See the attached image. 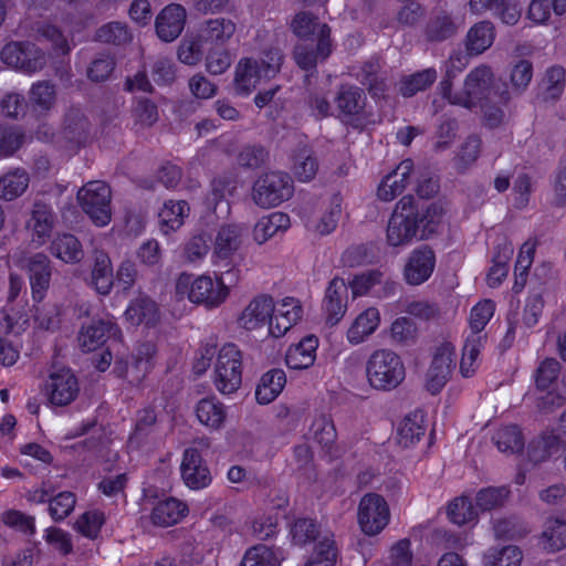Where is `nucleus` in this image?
I'll return each mask as SVG.
<instances>
[{"label": "nucleus", "mask_w": 566, "mask_h": 566, "mask_svg": "<svg viewBox=\"0 0 566 566\" xmlns=\"http://www.w3.org/2000/svg\"><path fill=\"white\" fill-rule=\"evenodd\" d=\"M439 93L452 105L479 109L490 127L502 122L504 113L501 106L511 98L510 91L497 84L492 70L486 65H480L468 74L462 92L452 94L449 82L441 81Z\"/></svg>", "instance_id": "f257e3e1"}, {"label": "nucleus", "mask_w": 566, "mask_h": 566, "mask_svg": "<svg viewBox=\"0 0 566 566\" xmlns=\"http://www.w3.org/2000/svg\"><path fill=\"white\" fill-rule=\"evenodd\" d=\"M188 514L187 505L175 497L159 500L153 509L151 521L154 524L168 527L179 523Z\"/></svg>", "instance_id": "2f4dec72"}, {"label": "nucleus", "mask_w": 566, "mask_h": 566, "mask_svg": "<svg viewBox=\"0 0 566 566\" xmlns=\"http://www.w3.org/2000/svg\"><path fill=\"white\" fill-rule=\"evenodd\" d=\"M306 437L308 441L322 449L331 447L336 440V430L333 421L325 415L315 417Z\"/></svg>", "instance_id": "a18cd8bd"}, {"label": "nucleus", "mask_w": 566, "mask_h": 566, "mask_svg": "<svg viewBox=\"0 0 566 566\" xmlns=\"http://www.w3.org/2000/svg\"><path fill=\"white\" fill-rule=\"evenodd\" d=\"M111 188L103 181H90L77 191V202L83 212L97 227L112 220Z\"/></svg>", "instance_id": "6e6552de"}, {"label": "nucleus", "mask_w": 566, "mask_h": 566, "mask_svg": "<svg viewBox=\"0 0 566 566\" xmlns=\"http://www.w3.org/2000/svg\"><path fill=\"white\" fill-rule=\"evenodd\" d=\"M274 311L269 326V336L273 338L283 337L293 326L297 325L303 317L302 302L293 296H284L274 300Z\"/></svg>", "instance_id": "a211bd4d"}, {"label": "nucleus", "mask_w": 566, "mask_h": 566, "mask_svg": "<svg viewBox=\"0 0 566 566\" xmlns=\"http://www.w3.org/2000/svg\"><path fill=\"white\" fill-rule=\"evenodd\" d=\"M539 544L548 552H556L565 548L566 520L562 517L548 518L543 525Z\"/></svg>", "instance_id": "4c0bfd02"}, {"label": "nucleus", "mask_w": 566, "mask_h": 566, "mask_svg": "<svg viewBox=\"0 0 566 566\" xmlns=\"http://www.w3.org/2000/svg\"><path fill=\"white\" fill-rule=\"evenodd\" d=\"M242 279V271L238 264L213 273H181L175 283V294L179 300H187L192 304L206 308L221 306L230 296Z\"/></svg>", "instance_id": "f03ea898"}, {"label": "nucleus", "mask_w": 566, "mask_h": 566, "mask_svg": "<svg viewBox=\"0 0 566 566\" xmlns=\"http://www.w3.org/2000/svg\"><path fill=\"white\" fill-rule=\"evenodd\" d=\"M448 516L452 523L463 525L476 518L478 510L472 506L471 502L465 496H461L454 499L449 504Z\"/></svg>", "instance_id": "bf43d9fd"}, {"label": "nucleus", "mask_w": 566, "mask_h": 566, "mask_svg": "<svg viewBox=\"0 0 566 566\" xmlns=\"http://www.w3.org/2000/svg\"><path fill=\"white\" fill-rule=\"evenodd\" d=\"M0 521L8 527L25 535L35 534L34 517L18 510H7L0 514Z\"/></svg>", "instance_id": "052dcab7"}, {"label": "nucleus", "mask_w": 566, "mask_h": 566, "mask_svg": "<svg viewBox=\"0 0 566 566\" xmlns=\"http://www.w3.org/2000/svg\"><path fill=\"white\" fill-rule=\"evenodd\" d=\"M281 63L282 55L279 50H271L259 59L240 60L234 75L235 92L242 95L250 94L263 81L274 77Z\"/></svg>", "instance_id": "20e7f679"}, {"label": "nucleus", "mask_w": 566, "mask_h": 566, "mask_svg": "<svg viewBox=\"0 0 566 566\" xmlns=\"http://www.w3.org/2000/svg\"><path fill=\"white\" fill-rule=\"evenodd\" d=\"M336 548L329 536H323L315 542L313 552L305 566H334L336 563Z\"/></svg>", "instance_id": "603ef678"}, {"label": "nucleus", "mask_w": 566, "mask_h": 566, "mask_svg": "<svg viewBox=\"0 0 566 566\" xmlns=\"http://www.w3.org/2000/svg\"><path fill=\"white\" fill-rule=\"evenodd\" d=\"M156 348L153 343L140 344L127 365L126 374L132 380H140L154 366Z\"/></svg>", "instance_id": "ea45409f"}, {"label": "nucleus", "mask_w": 566, "mask_h": 566, "mask_svg": "<svg viewBox=\"0 0 566 566\" xmlns=\"http://www.w3.org/2000/svg\"><path fill=\"white\" fill-rule=\"evenodd\" d=\"M17 264L25 268L30 273V285L32 298L35 302H41L50 286L51 281V261L42 252H38L31 256H20L17 259Z\"/></svg>", "instance_id": "6ab92c4d"}, {"label": "nucleus", "mask_w": 566, "mask_h": 566, "mask_svg": "<svg viewBox=\"0 0 566 566\" xmlns=\"http://www.w3.org/2000/svg\"><path fill=\"white\" fill-rule=\"evenodd\" d=\"M380 324V313L376 307H368L359 313L347 329L346 338L352 345L364 343Z\"/></svg>", "instance_id": "c756f323"}, {"label": "nucleus", "mask_w": 566, "mask_h": 566, "mask_svg": "<svg viewBox=\"0 0 566 566\" xmlns=\"http://www.w3.org/2000/svg\"><path fill=\"white\" fill-rule=\"evenodd\" d=\"M495 29L490 21H480L473 24L465 36V48L470 54H481L494 42Z\"/></svg>", "instance_id": "c9c22d12"}, {"label": "nucleus", "mask_w": 566, "mask_h": 566, "mask_svg": "<svg viewBox=\"0 0 566 566\" xmlns=\"http://www.w3.org/2000/svg\"><path fill=\"white\" fill-rule=\"evenodd\" d=\"M318 344V338L314 335H307L300 342L291 344L285 354L286 366L294 370L307 369L313 366Z\"/></svg>", "instance_id": "a878e982"}, {"label": "nucleus", "mask_w": 566, "mask_h": 566, "mask_svg": "<svg viewBox=\"0 0 566 566\" xmlns=\"http://www.w3.org/2000/svg\"><path fill=\"white\" fill-rule=\"evenodd\" d=\"M342 205L343 199L339 195H334L331 197L328 203L324 207L315 224L313 226L316 233L326 235L336 229L342 216Z\"/></svg>", "instance_id": "37998d69"}, {"label": "nucleus", "mask_w": 566, "mask_h": 566, "mask_svg": "<svg viewBox=\"0 0 566 566\" xmlns=\"http://www.w3.org/2000/svg\"><path fill=\"white\" fill-rule=\"evenodd\" d=\"M447 210L441 202H434L419 212L417 210V227L419 239L426 240L438 233L446 222Z\"/></svg>", "instance_id": "f704fd0d"}, {"label": "nucleus", "mask_w": 566, "mask_h": 566, "mask_svg": "<svg viewBox=\"0 0 566 566\" xmlns=\"http://www.w3.org/2000/svg\"><path fill=\"white\" fill-rule=\"evenodd\" d=\"M293 193V184L289 175L271 171L258 178L252 190L253 201L262 208L276 207Z\"/></svg>", "instance_id": "9d476101"}, {"label": "nucleus", "mask_w": 566, "mask_h": 566, "mask_svg": "<svg viewBox=\"0 0 566 566\" xmlns=\"http://www.w3.org/2000/svg\"><path fill=\"white\" fill-rule=\"evenodd\" d=\"M566 84V72L562 66L547 69L542 80V92L546 99H557L562 96Z\"/></svg>", "instance_id": "864d4df0"}, {"label": "nucleus", "mask_w": 566, "mask_h": 566, "mask_svg": "<svg viewBox=\"0 0 566 566\" xmlns=\"http://www.w3.org/2000/svg\"><path fill=\"white\" fill-rule=\"evenodd\" d=\"M336 105L342 120L356 127L363 125L365 113V96L353 86H343L336 97Z\"/></svg>", "instance_id": "5701e85b"}, {"label": "nucleus", "mask_w": 566, "mask_h": 566, "mask_svg": "<svg viewBox=\"0 0 566 566\" xmlns=\"http://www.w3.org/2000/svg\"><path fill=\"white\" fill-rule=\"evenodd\" d=\"M415 238L419 239L417 208L411 198L403 197L388 221L386 240L390 247H402L409 244Z\"/></svg>", "instance_id": "1a4fd4ad"}, {"label": "nucleus", "mask_w": 566, "mask_h": 566, "mask_svg": "<svg viewBox=\"0 0 566 566\" xmlns=\"http://www.w3.org/2000/svg\"><path fill=\"white\" fill-rule=\"evenodd\" d=\"M186 10L178 3L165 7L156 18V32L160 40L171 42L177 39L186 23Z\"/></svg>", "instance_id": "b1692460"}, {"label": "nucleus", "mask_w": 566, "mask_h": 566, "mask_svg": "<svg viewBox=\"0 0 566 566\" xmlns=\"http://www.w3.org/2000/svg\"><path fill=\"white\" fill-rule=\"evenodd\" d=\"M559 369L557 360L547 358L541 363L536 370V387L542 391L538 397V408L542 412H552L566 402V379L551 389L558 377Z\"/></svg>", "instance_id": "0eeeda50"}, {"label": "nucleus", "mask_w": 566, "mask_h": 566, "mask_svg": "<svg viewBox=\"0 0 566 566\" xmlns=\"http://www.w3.org/2000/svg\"><path fill=\"white\" fill-rule=\"evenodd\" d=\"M190 208L184 200H168L159 211L161 229L165 233L178 230L188 217Z\"/></svg>", "instance_id": "58836bf2"}, {"label": "nucleus", "mask_w": 566, "mask_h": 566, "mask_svg": "<svg viewBox=\"0 0 566 566\" xmlns=\"http://www.w3.org/2000/svg\"><path fill=\"white\" fill-rule=\"evenodd\" d=\"M423 415L415 412L400 422L397 431L398 443L405 448L416 444L424 434Z\"/></svg>", "instance_id": "79ce46f5"}, {"label": "nucleus", "mask_w": 566, "mask_h": 566, "mask_svg": "<svg viewBox=\"0 0 566 566\" xmlns=\"http://www.w3.org/2000/svg\"><path fill=\"white\" fill-rule=\"evenodd\" d=\"M412 161L402 160L394 171L382 178L377 189V196L382 201H391L399 196L410 181Z\"/></svg>", "instance_id": "cd10ccee"}, {"label": "nucleus", "mask_w": 566, "mask_h": 566, "mask_svg": "<svg viewBox=\"0 0 566 566\" xmlns=\"http://www.w3.org/2000/svg\"><path fill=\"white\" fill-rule=\"evenodd\" d=\"M522 559L523 554L516 546L492 547L483 556V566H520Z\"/></svg>", "instance_id": "8fccbe9b"}, {"label": "nucleus", "mask_w": 566, "mask_h": 566, "mask_svg": "<svg viewBox=\"0 0 566 566\" xmlns=\"http://www.w3.org/2000/svg\"><path fill=\"white\" fill-rule=\"evenodd\" d=\"M88 285L98 294L107 295L114 285L113 264L109 255L102 250L93 252Z\"/></svg>", "instance_id": "bb28decb"}, {"label": "nucleus", "mask_w": 566, "mask_h": 566, "mask_svg": "<svg viewBox=\"0 0 566 566\" xmlns=\"http://www.w3.org/2000/svg\"><path fill=\"white\" fill-rule=\"evenodd\" d=\"M243 241V228L235 224L224 226L219 229L212 245L211 262L216 266L230 268L238 264L234 261L235 253L240 250Z\"/></svg>", "instance_id": "f3484780"}, {"label": "nucleus", "mask_w": 566, "mask_h": 566, "mask_svg": "<svg viewBox=\"0 0 566 566\" xmlns=\"http://www.w3.org/2000/svg\"><path fill=\"white\" fill-rule=\"evenodd\" d=\"M125 318L132 325L154 326L159 319V310L153 300L139 297L128 305Z\"/></svg>", "instance_id": "e433bc0d"}, {"label": "nucleus", "mask_w": 566, "mask_h": 566, "mask_svg": "<svg viewBox=\"0 0 566 566\" xmlns=\"http://www.w3.org/2000/svg\"><path fill=\"white\" fill-rule=\"evenodd\" d=\"M348 286L345 280L333 279L325 292L323 312L326 323L331 326L338 324L347 311Z\"/></svg>", "instance_id": "4be33fe9"}, {"label": "nucleus", "mask_w": 566, "mask_h": 566, "mask_svg": "<svg viewBox=\"0 0 566 566\" xmlns=\"http://www.w3.org/2000/svg\"><path fill=\"white\" fill-rule=\"evenodd\" d=\"M493 440L502 452H518L524 444L521 430L516 426L501 428L494 434Z\"/></svg>", "instance_id": "6e6d98bb"}, {"label": "nucleus", "mask_w": 566, "mask_h": 566, "mask_svg": "<svg viewBox=\"0 0 566 566\" xmlns=\"http://www.w3.org/2000/svg\"><path fill=\"white\" fill-rule=\"evenodd\" d=\"M366 375L373 388L389 391L403 381L406 368L403 361L395 352L378 349L367 360Z\"/></svg>", "instance_id": "39448f33"}, {"label": "nucleus", "mask_w": 566, "mask_h": 566, "mask_svg": "<svg viewBox=\"0 0 566 566\" xmlns=\"http://www.w3.org/2000/svg\"><path fill=\"white\" fill-rule=\"evenodd\" d=\"M235 23L226 18L210 19L205 22L201 31L207 40L218 44H226L235 33Z\"/></svg>", "instance_id": "de8ad7c7"}, {"label": "nucleus", "mask_w": 566, "mask_h": 566, "mask_svg": "<svg viewBox=\"0 0 566 566\" xmlns=\"http://www.w3.org/2000/svg\"><path fill=\"white\" fill-rule=\"evenodd\" d=\"M291 227L289 214L276 211L260 218L252 229V239L262 245L277 234L284 233Z\"/></svg>", "instance_id": "c85d7f7f"}, {"label": "nucleus", "mask_w": 566, "mask_h": 566, "mask_svg": "<svg viewBox=\"0 0 566 566\" xmlns=\"http://www.w3.org/2000/svg\"><path fill=\"white\" fill-rule=\"evenodd\" d=\"M513 254V248L510 244H505L502 248V254L494 259L493 265L490 268V271L486 276V282L489 286L496 287L506 277L509 273L507 262Z\"/></svg>", "instance_id": "680f3d73"}, {"label": "nucleus", "mask_w": 566, "mask_h": 566, "mask_svg": "<svg viewBox=\"0 0 566 566\" xmlns=\"http://www.w3.org/2000/svg\"><path fill=\"white\" fill-rule=\"evenodd\" d=\"M56 222V216L52 208L35 201L24 221V231L29 243L34 248L43 247L52 235Z\"/></svg>", "instance_id": "f8f14e48"}, {"label": "nucleus", "mask_w": 566, "mask_h": 566, "mask_svg": "<svg viewBox=\"0 0 566 566\" xmlns=\"http://www.w3.org/2000/svg\"><path fill=\"white\" fill-rule=\"evenodd\" d=\"M533 78V65L527 60H518L510 71V86L515 94L523 93Z\"/></svg>", "instance_id": "4d7b16f0"}, {"label": "nucleus", "mask_w": 566, "mask_h": 566, "mask_svg": "<svg viewBox=\"0 0 566 566\" xmlns=\"http://www.w3.org/2000/svg\"><path fill=\"white\" fill-rule=\"evenodd\" d=\"M203 57V40L201 35L187 34L177 48V59L189 66L198 65Z\"/></svg>", "instance_id": "09e8293b"}, {"label": "nucleus", "mask_w": 566, "mask_h": 566, "mask_svg": "<svg viewBox=\"0 0 566 566\" xmlns=\"http://www.w3.org/2000/svg\"><path fill=\"white\" fill-rule=\"evenodd\" d=\"M318 164L316 158L307 149H303L294 160L293 174L302 182L310 181L317 172Z\"/></svg>", "instance_id": "e2e57ef3"}, {"label": "nucleus", "mask_w": 566, "mask_h": 566, "mask_svg": "<svg viewBox=\"0 0 566 566\" xmlns=\"http://www.w3.org/2000/svg\"><path fill=\"white\" fill-rule=\"evenodd\" d=\"M75 504V494L64 491L50 500L49 513L54 521H62L73 512Z\"/></svg>", "instance_id": "0e129e2a"}, {"label": "nucleus", "mask_w": 566, "mask_h": 566, "mask_svg": "<svg viewBox=\"0 0 566 566\" xmlns=\"http://www.w3.org/2000/svg\"><path fill=\"white\" fill-rule=\"evenodd\" d=\"M437 78V73L433 69H427L413 75L405 77L400 84V92L403 96H412L419 91L426 90Z\"/></svg>", "instance_id": "13d9d810"}, {"label": "nucleus", "mask_w": 566, "mask_h": 566, "mask_svg": "<svg viewBox=\"0 0 566 566\" xmlns=\"http://www.w3.org/2000/svg\"><path fill=\"white\" fill-rule=\"evenodd\" d=\"M213 384L222 395L235 392L242 384V355L234 344L223 345L217 355Z\"/></svg>", "instance_id": "423d86ee"}, {"label": "nucleus", "mask_w": 566, "mask_h": 566, "mask_svg": "<svg viewBox=\"0 0 566 566\" xmlns=\"http://www.w3.org/2000/svg\"><path fill=\"white\" fill-rule=\"evenodd\" d=\"M484 338V335L478 333L467 335L460 361V371L464 377H470L475 373Z\"/></svg>", "instance_id": "a19ab883"}, {"label": "nucleus", "mask_w": 566, "mask_h": 566, "mask_svg": "<svg viewBox=\"0 0 566 566\" xmlns=\"http://www.w3.org/2000/svg\"><path fill=\"white\" fill-rule=\"evenodd\" d=\"M436 268V254L428 247L415 249L403 269V277L410 285H420L429 280Z\"/></svg>", "instance_id": "412c9836"}, {"label": "nucleus", "mask_w": 566, "mask_h": 566, "mask_svg": "<svg viewBox=\"0 0 566 566\" xmlns=\"http://www.w3.org/2000/svg\"><path fill=\"white\" fill-rule=\"evenodd\" d=\"M280 552L264 544L250 547L244 553L240 566H281Z\"/></svg>", "instance_id": "c03bdc74"}, {"label": "nucleus", "mask_w": 566, "mask_h": 566, "mask_svg": "<svg viewBox=\"0 0 566 566\" xmlns=\"http://www.w3.org/2000/svg\"><path fill=\"white\" fill-rule=\"evenodd\" d=\"M274 297L266 293L253 296L238 315V325L247 332H260L266 328L272 321Z\"/></svg>", "instance_id": "4468645a"}, {"label": "nucleus", "mask_w": 566, "mask_h": 566, "mask_svg": "<svg viewBox=\"0 0 566 566\" xmlns=\"http://www.w3.org/2000/svg\"><path fill=\"white\" fill-rule=\"evenodd\" d=\"M286 375L283 369L273 368L264 373L255 388V399L259 405H269L283 391Z\"/></svg>", "instance_id": "7c9ffc66"}, {"label": "nucleus", "mask_w": 566, "mask_h": 566, "mask_svg": "<svg viewBox=\"0 0 566 566\" xmlns=\"http://www.w3.org/2000/svg\"><path fill=\"white\" fill-rule=\"evenodd\" d=\"M80 391L76 376L70 368L53 369L45 382V394L51 405L63 407L75 400Z\"/></svg>", "instance_id": "dca6fc26"}, {"label": "nucleus", "mask_w": 566, "mask_h": 566, "mask_svg": "<svg viewBox=\"0 0 566 566\" xmlns=\"http://www.w3.org/2000/svg\"><path fill=\"white\" fill-rule=\"evenodd\" d=\"M51 254L66 264H77L84 258V251L80 240L70 233L55 237L50 244Z\"/></svg>", "instance_id": "72a5a7b5"}, {"label": "nucleus", "mask_w": 566, "mask_h": 566, "mask_svg": "<svg viewBox=\"0 0 566 566\" xmlns=\"http://www.w3.org/2000/svg\"><path fill=\"white\" fill-rule=\"evenodd\" d=\"M105 521L106 516L103 511L91 509L76 518L74 530L86 538L95 539L99 536Z\"/></svg>", "instance_id": "49530a36"}, {"label": "nucleus", "mask_w": 566, "mask_h": 566, "mask_svg": "<svg viewBox=\"0 0 566 566\" xmlns=\"http://www.w3.org/2000/svg\"><path fill=\"white\" fill-rule=\"evenodd\" d=\"M198 422L209 431L221 430L228 418V408L216 397L200 399L195 406Z\"/></svg>", "instance_id": "393cba45"}, {"label": "nucleus", "mask_w": 566, "mask_h": 566, "mask_svg": "<svg viewBox=\"0 0 566 566\" xmlns=\"http://www.w3.org/2000/svg\"><path fill=\"white\" fill-rule=\"evenodd\" d=\"M117 328L111 321H92L84 325L78 334V344L85 352H93L102 346L106 336L115 335Z\"/></svg>", "instance_id": "473e14b6"}, {"label": "nucleus", "mask_w": 566, "mask_h": 566, "mask_svg": "<svg viewBox=\"0 0 566 566\" xmlns=\"http://www.w3.org/2000/svg\"><path fill=\"white\" fill-rule=\"evenodd\" d=\"M390 521V510L387 501L379 494H365L358 504L357 523L367 536L381 533Z\"/></svg>", "instance_id": "9b49d317"}, {"label": "nucleus", "mask_w": 566, "mask_h": 566, "mask_svg": "<svg viewBox=\"0 0 566 566\" xmlns=\"http://www.w3.org/2000/svg\"><path fill=\"white\" fill-rule=\"evenodd\" d=\"M455 347L443 342L434 349L432 360L426 374V388L437 394L446 386L454 368Z\"/></svg>", "instance_id": "2eb2a0df"}, {"label": "nucleus", "mask_w": 566, "mask_h": 566, "mask_svg": "<svg viewBox=\"0 0 566 566\" xmlns=\"http://www.w3.org/2000/svg\"><path fill=\"white\" fill-rule=\"evenodd\" d=\"M97 40L105 43L120 44L130 39L129 32L125 24L112 22L103 25L97 31Z\"/></svg>", "instance_id": "774afa93"}, {"label": "nucleus", "mask_w": 566, "mask_h": 566, "mask_svg": "<svg viewBox=\"0 0 566 566\" xmlns=\"http://www.w3.org/2000/svg\"><path fill=\"white\" fill-rule=\"evenodd\" d=\"M43 538L62 555H67L73 549L71 534L59 527H48L44 530Z\"/></svg>", "instance_id": "338daca9"}, {"label": "nucleus", "mask_w": 566, "mask_h": 566, "mask_svg": "<svg viewBox=\"0 0 566 566\" xmlns=\"http://www.w3.org/2000/svg\"><path fill=\"white\" fill-rule=\"evenodd\" d=\"M29 185V177L23 170H14L0 178V198L13 200L20 197Z\"/></svg>", "instance_id": "3c124183"}, {"label": "nucleus", "mask_w": 566, "mask_h": 566, "mask_svg": "<svg viewBox=\"0 0 566 566\" xmlns=\"http://www.w3.org/2000/svg\"><path fill=\"white\" fill-rule=\"evenodd\" d=\"M292 29L298 38L316 42L315 51H307L301 44L295 48L294 57L302 69H313L317 62L325 60L331 54V31L326 24L317 22L307 13H298L292 21Z\"/></svg>", "instance_id": "7ed1b4c3"}, {"label": "nucleus", "mask_w": 566, "mask_h": 566, "mask_svg": "<svg viewBox=\"0 0 566 566\" xmlns=\"http://www.w3.org/2000/svg\"><path fill=\"white\" fill-rule=\"evenodd\" d=\"M1 60L8 66L32 74L46 63L44 53L33 43H8L1 51Z\"/></svg>", "instance_id": "ddd939ff"}, {"label": "nucleus", "mask_w": 566, "mask_h": 566, "mask_svg": "<svg viewBox=\"0 0 566 566\" xmlns=\"http://www.w3.org/2000/svg\"><path fill=\"white\" fill-rule=\"evenodd\" d=\"M495 305L490 300H483L474 305L470 313L469 324L471 333L481 334L494 314Z\"/></svg>", "instance_id": "69168bd1"}, {"label": "nucleus", "mask_w": 566, "mask_h": 566, "mask_svg": "<svg viewBox=\"0 0 566 566\" xmlns=\"http://www.w3.org/2000/svg\"><path fill=\"white\" fill-rule=\"evenodd\" d=\"M208 238L203 233L192 235L184 245V262L191 265H200L209 252Z\"/></svg>", "instance_id": "5fc2aeb1"}, {"label": "nucleus", "mask_w": 566, "mask_h": 566, "mask_svg": "<svg viewBox=\"0 0 566 566\" xmlns=\"http://www.w3.org/2000/svg\"><path fill=\"white\" fill-rule=\"evenodd\" d=\"M180 472L184 483L191 490L208 488L212 482L210 469L196 448L184 451Z\"/></svg>", "instance_id": "aec40b11"}]
</instances>
